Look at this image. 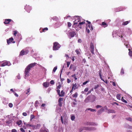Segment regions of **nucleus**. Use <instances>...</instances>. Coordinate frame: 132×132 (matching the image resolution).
Here are the masks:
<instances>
[{"label": "nucleus", "instance_id": "1", "mask_svg": "<svg viewBox=\"0 0 132 132\" xmlns=\"http://www.w3.org/2000/svg\"><path fill=\"white\" fill-rule=\"evenodd\" d=\"M36 63H31L28 65L25 69L24 73L25 75V76H28L29 75V72L30 69L35 65Z\"/></svg>", "mask_w": 132, "mask_h": 132}, {"label": "nucleus", "instance_id": "2", "mask_svg": "<svg viewBox=\"0 0 132 132\" xmlns=\"http://www.w3.org/2000/svg\"><path fill=\"white\" fill-rule=\"evenodd\" d=\"M53 49L54 51H56L58 50L60 47L61 45L57 42H55L53 43Z\"/></svg>", "mask_w": 132, "mask_h": 132}, {"label": "nucleus", "instance_id": "3", "mask_svg": "<svg viewBox=\"0 0 132 132\" xmlns=\"http://www.w3.org/2000/svg\"><path fill=\"white\" fill-rule=\"evenodd\" d=\"M96 98V97L94 95L88 96L87 98V99L91 102H94V101Z\"/></svg>", "mask_w": 132, "mask_h": 132}, {"label": "nucleus", "instance_id": "4", "mask_svg": "<svg viewBox=\"0 0 132 132\" xmlns=\"http://www.w3.org/2000/svg\"><path fill=\"white\" fill-rule=\"evenodd\" d=\"M29 52V51L28 50H24L21 51L20 53V56H22L24 55H26L28 54Z\"/></svg>", "mask_w": 132, "mask_h": 132}, {"label": "nucleus", "instance_id": "5", "mask_svg": "<svg viewBox=\"0 0 132 132\" xmlns=\"http://www.w3.org/2000/svg\"><path fill=\"white\" fill-rule=\"evenodd\" d=\"M90 52L93 54H94V46L93 43L91 42L90 44Z\"/></svg>", "mask_w": 132, "mask_h": 132}, {"label": "nucleus", "instance_id": "6", "mask_svg": "<svg viewBox=\"0 0 132 132\" xmlns=\"http://www.w3.org/2000/svg\"><path fill=\"white\" fill-rule=\"evenodd\" d=\"M10 65V63L7 61H4L3 62V63L1 64V66L4 67L6 65L9 66Z\"/></svg>", "mask_w": 132, "mask_h": 132}, {"label": "nucleus", "instance_id": "7", "mask_svg": "<svg viewBox=\"0 0 132 132\" xmlns=\"http://www.w3.org/2000/svg\"><path fill=\"white\" fill-rule=\"evenodd\" d=\"M96 128L94 127H85L84 128V130H86L89 131H93L96 130Z\"/></svg>", "mask_w": 132, "mask_h": 132}, {"label": "nucleus", "instance_id": "8", "mask_svg": "<svg viewBox=\"0 0 132 132\" xmlns=\"http://www.w3.org/2000/svg\"><path fill=\"white\" fill-rule=\"evenodd\" d=\"M63 98L61 97L59 99L58 101V105L60 107L62 106V101H63Z\"/></svg>", "mask_w": 132, "mask_h": 132}, {"label": "nucleus", "instance_id": "9", "mask_svg": "<svg viewBox=\"0 0 132 132\" xmlns=\"http://www.w3.org/2000/svg\"><path fill=\"white\" fill-rule=\"evenodd\" d=\"M25 10L28 13H29L31 10V7L29 5H26L24 7Z\"/></svg>", "mask_w": 132, "mask_h": 132}, {"label": "nucleus", "instance_id": "10", "mask_svg": "<svg viewBox=\"0 0 132 132\" xmlns=\"http://www.w3.org/2000/svg\"><path fill=\"white\" fill-rule=\"evenodd\" d=\"M85 125H97V124L96 123L94 122H85Z\"/></svg>", "mask_w": 132, "mask_h": 132}, {"label": "nucleus", "instance_id": "11", "mask_svg": "<svg viewBox=\"0 0 132 132\" xmlns=\"http://www.w3.org/2000/svg\"><path fill=\"white\" fill-rule=\"evenodd\" d=\"M77 20H78V22H80L79 23V24H81V26L84 24L85 23V20H84L82 22H81V20L80 19V17L79 16H77Z\"/></svg>", "mask_w": 132, "mask_h": 132}, {"label": "nucleus", "instance_id": "12", "mask_svg": "<svg viewBox=\"0 0 132 132\" xmlns=\"http://www.w3.org/2000/svg\"><path fill=\"white\" fill-rule=\"evenodd\" d=\"M14 39L12 37L9 38V39H7V43L9 45L13 40Z\"/></svg>", "mask_w": 132, "mask_h": 132}, {"label": "nucleus", "instance_id": "13", "mask_svg": "<svg viewBox=\"0 0 132 132\" xmlns=\"http://www.w3.org/2000/svg\"><path fill=\"white\" fill-rule=\"evenodd\" d=\"M69 35L71 37H74L76 35V33L74 30L72 31L71 32H70Z\"/></svg>", "mask_w": 132, "mask_h": 132}, {"label": "nucleus", "instance_id": "14", "mask_svg": "<svg viewBox=\"0 0 132 132\" xmlns=\"http://www.w3.org/2000/svg\"><path fill=\"white\" fill-rule=\"evenodd\" d=\"M12 21V20L10 19H5V21L4 22L5 24H9L10 22Z\"/></svg>", "mask_w": 132, "mask_h": 132}, {"label": "nucleus", "instance_id": "15", "mask_svg": "<svg viewBox=\"0 0 132 132\" xmlns=\"http://www.w3.org/2000/svg\"><path fill=\"white\" fill-rule=\"evenodd\" d=\"M104 109L102 108L100 110H98L97 111V113L98 115H100L101 114V113L102 112L104 111Z\"/></svg>", "mask_w": 132, "mask_h": 132}, {"label": "nucleus", "instance_id": "16", "mask_svg": "<svg viewBox=\"0 0 132 132\" xmlns=\"http://www.w3.org/2000/svg\"><path fill=\"white\" fill-rule=\"evenodd\" d=\"M39 132H49V131L46 130L45 128H42L40 130Z\"/></svg>", "mask_w": 132, "mask_h": 132}, {"label": "nucleus", "instance_id": "17", "mask_svg": "<svg viewBox=\"0 0 132 132\" xmlns=\"http://www.w3.org/2000/svg\"><path fill=\"white\" fill-rule=\"evenodd\" d=\"M77 85L76 83L73 84L72 85V89L75 90L77 88Z\"/></svg>", "mask_w": 132, "mask_h": 132}, {"label": "nucleus", "instance_id": "18", "mask_svg": "<svg viewBox=\"0 0 132 132\" xmlns=\"http://www.w3.org/2000/svg\"><path fill=\"white\" fill-rule=\"evenodd\" d=\"M49 84L46 82H44L43 84V86L45 87H48L49 86Z\"/></svg>", "mask_w": 132, "mask_h": 132}, {"label": "nucleus", "instance_id": "19", "mask_svg": "<svg viewBox=\"0 0 132 132\" xmlns=\"http://www.w3.org/2000/svg\"><path fill=\"white\" fill-rule=\"evenodd\" d=\"M102 25L104 27H107L108 25L106 23L104 22H102Z\"/></svg>", "mask_w": 132, "mask_h": 132}, {"label": "nucleus", "instance_id": "20", "mask_svg": "<svg viewBox=\"0 0 132 132\" xmlns=\"http://www.w3.org/2000/svg\"><path fill=\"white\" fill-rule=\"evenodd\" d=\"M78 93L77 92H76L74 94L72 95V97L74 98H76L78 96Z\"/></svg>", "mask_w": 132, "mask_h": 132}, {"label": "nucleus", "instance_id": "21", "mask_svg": "<svg viewBox=\"0 0 132 132\" xmlns=\"http://www.w3.org/2000/svg\"><path fill=\"white\" fill-rule=\"evenodd\" d=\"M65 93L63 92V90H62L61 92V94H60L59 96L63 97L64 96V95Z\"/></svg>", "mask_w": 132, "mask_h": 132}, {"label": "nucleus", "instance_id": "22", "mask_svg": "<svg viewBox=\"0 0 132 132\" xmlns=\"http://www.w3.org/2000/svg\"><path fill=\"white\" fill-rule=\"evenodd\" d=\"M22 122L21 120H19L16 121V123L19 126L21 124Z\"/></svg>", "mask_w": 132, "mask_h": 132}, {"label": "nucleus", "instance_id": "23", "mask_svg": "<svg viewBox=\"0 0 132 132\" xmlns=\"http://www.w3.org/2000/svg\"><path fill=\"white\" fill-rule=\"evenodd\" d=\"M116 97L118 99L120 100L121 98L120 95L119 94H117L116 95Z\"/></svg>", "mask_w": 132, "mask_h": 132}, {"label": "nucleus", "instance_id": "24", "mask_svg": "<svg viewBox=\"0 0 132 132\" xmlns=\"http://www.w3.org/2000/svg\"><path fill=\"white\" fill-rule=\"evenodd\" d=\"M129 23V21H128L124 22L122 23V25H127Z\"/></svg>", "mask_w": 132, "mask_h": 132}, {"label": "nucleus", "instance_id": "25", "mask_svg": "<svg viewBox=\"0 0 132 132\" xmlns=\"http://www.w3.org/2000/svg\"><path fill=\"white\" fill-rule=\"evenodd\" d=\"M76 104L77 103L76 102H73L71 103V105L73 107H75Z\"/></svg>", "mask_w": 132, "mask_h": 132}, {"label": "nucleus", "instance_id": "26", "mask_svg": "<svg viewBox=\"0 0 132 132\" xmlns=\"http://www.w3.org/2000/svg\"><path fill=\"white\" fill-rule=\"evenodd\" d=\"M86 27H88V28H89V29H90V30L91 31L93 29L91 25L90 26V24L88 25V26H87Z\"/></svg>", "mask_w": 132, "mask_h": 132}, {"label": "nucleus", "instance_id": "27", "mask_svg": "<svg viewBox=\"0 0 132 132\" xmlns=\"http://www.w3.org/2000/svg\"><path fill=\"white\" fill-rule=\"evenodd\" d=\"M36 126V129H39L40 126V124H37Z\"/></svg>", "mask_w": 132, "mask_h": 132}, {"label": "nucleus", "instance_id": "28", "mask_svg": "<svg viewBox=\"0 0 132 132\" xmlns=\"http://www.w3.org/2000/svg\"><path fill=\"white\" fill-rule=\"evenodd\" d=\"M87 110H90L91 112H94L95 111V110L91 108H89L87 109Z\"/></svg>", "mask_w": 132, "mask_h": 132}, {"label": "nucleus", "instance_id": "29", "mask_svg": "<svg viewBox=\"0 0 132 132\" xmlns=\"http://www.w3.org/2000/svg\"><path fill=\"white\" fill-rule=\"evenodd\" d=\"M24 124L26 126H27V127H31V126H32V125H30L29 124H26V123H24Z\"/></svg>", "mask_w": 132, "mask_h": 132}, {"label": "nucleus", "instance_id": "30", "mask_svg": "<svg viewBox=\"0 0 132 132\" xmlns=\"http://www.w3.org/2000/svg\"><path fill=\"white\" fill-rule=\"evenodd\" d=\"M35 116L33 115H31L30 118V120H31L33 119H34L35 118Z\"/></svg>", "mask_w": 132, "mask_h": 132}, {"label": "nucleus", "instance_id": "31", "mask_svg": "<svg viewBox=\"0 0 132 132\" xmlns=\"http://www.w3.org/2000/svg\"><path fill=\"white\" fill-rule=\"evenodd\" d=\"M84 127H81L79 129V130L80 132L82 131L84 129Z\"/></svg>", "mask_w": 132, "mask_h": 132}, {"label": "nucleus", "instance_id": "32", "mask_svg": "<svg viewBox=\"0 0 132 132\" xmlns=\"http://www.w3.org/2000/svg\"><path fill=\"white\" fill-rule=\"evenodd\" d=\"M75 118V117L74 116H72L71 117V119L72 121L74 120Z\"/></svg>", "mask_w": 132, "mask_h": 132}, {"label": "nucleus", "instance_id": "33", "mask_svg": "<svg viewBox=\"0 0 132 132\" xmlns=\"http://www.w3.org/2000/svg\"><path fill=\"white\" fill-rule=\"evenodd\" d=\"M121 100L124 102H125L126 103H127V102L126 100L123 99V98L122 97V98H121Z\"/></svg>", "mask_w": 132, "mask_h": 132}, {"label": "nucleus", "instance_id": "34", "mask_svg": "<svg viewBox=\"0 0 132 132\" xmlns=\"http://www.w3.org/2000/svg\"><path fill=\"white\" fill-rule=\"evenodd\" d=\"M48 28L47 27L44 28L42 30V32H45V30L47 31L48 30Z\"/></svg>", "mask_w": 132, "mask_h": 132}, {"label": "nucleus", "instance_id": "35", "mask_svg": "<svg viewBox=\"0 0 132 132\" xmlns=\"http://www.w3.org/2000/svg\"><path fill=\"white\" fill-rule=\"evenodd\" d=\"M109 113H115V111L113 110H109Z\"/></svg>", "mask_w": 132, "mask_h": 132}, {"label": "nucleus", "instance_id": "36", "mask_svg": "<svg viewBox=\"0 0 132 132\" xmlns=\"http://www.w3.org/2000/svg\"><path fill=\"white\" fill-rule=\"evenodd\" d=\"M126 119L127 120L130 121H132V119L130 117H128L126 118Z\"/></svg>", "mask_w": 132, "mask_h": 132}, {"label": "nucleus", "instance_id": "37", "mask_svg": "<svg viewBox=\"0 0 132 132\" xmlns=\"http://www.w3.org/2000/svg\"><path fill=\"white\" fill-rule=\"evenodd\" d=\"M30 90V88H29L27 89L25 92V93L27 94L29 92Z\"/></svg>", "mask_w": 132, "mask_h": 132}, {"label": "nucleus", "instance_id": "38", "mask_svg": "<svg viewBox=\"0 0 132 132\" xmlns=\"http://www.w3.org/2000/svg\"><path fill=\"white\" fill-rule=\"evenodd\" d=\"M75 52L77 53V54H80L79 50L78 49H77L75 50Z\"/></svg>", "mask_w": 132, "mask_h": 132}, {"label": "nucleus", "instance_id": "39", "mask_svg": "<svg viewBox=\"0 0 132 132\" xmlns=\"http://www.w3.org/2000/svg\"><path fill=\"white\" fill-rule=\"evenodd\" d=\"M121 75H123L124 73V70L123 69H122L121 71Z\"/></svg>", "mask_w": 132, "mask_h": 132}, {"label": "nucleus", "instance_id": "40", "mask_svg": "<svg viewBox=\"0 0 132 132\" xmlns=\"http://www.w3.org/2000/svg\"><path fill=\"white\" fill-rule=\"evenodd\" d=\"M67 24H68V27H71V23H70V22H68Z\"/></svg>", "mask_w": 132, "mask_h": 132}, {"label": "nucleus", "instance_id": "41", "mask_svg": "<svg viewBox=\"0 0 132 132\" xmlns=\"http://www.w3.org/2000/svg\"><path fill=\"white\" fill-rule=\"evenodd\" d=\"M129 55L131 57L132 56V51H129Z\"/></svg>", "mask_w": 132, "mask_h": 132}, {"label": "nucleus", "instance_id": "42", "mask_svg": "<svg viewBox=\"0 0 132 132\" xmlns=\"http://www.w3.org/2000/svg\"><path fill=\"white\" fill-rule=\"evenodd\" d=\"M57 69V67H55L53 70V71L54 72H55Z\"/></svg>", "mask_w": 132, "mask_h": 132}, {"label": "nucleus", "instance_id": "43", "mask_svg": "<svg viewBox=\"0 0 132 132\" xmlns=\"http://www.w3.org/2000/svg\"><path fill=\"white\" fill-rule=\"evenodd\" d=\"M9 106L10 108H12L13 106V105L12 103H10L9 104Z\"/></svg>", "mask_w": 132, "mask_h": 132}, {"label": "nucleus", "instance_id": "44", "mask_svg": "<svg viewBox=\"0 0 132 132\" xmlns=\"http://www.w3.org/2000/svg\"><path fill=\"white\" fill-rule=\"evenodd\" d=\"M50 84L51 85H54V81L53 80H52L50 82Z\"/></svg>", "mask_w": 132, "mask_h": 132}, {"label": "nucleus", "instance_id": "45", "mask_svg": "<svg viewBox=\"0 0 132 132\" xmlns=\"http://www.w3.org/2000/svg\"><path fill=\"white\" fill-rule=\"evenodd\" d=\"M77 27H78L80 28L81 29L82 28V26L81 24H80L79 23L77 25Z\"/></svg>", "mask_w": 132, "mask_h": 132}, {"label": "nucleus", "instance_id": "46", "mask_svg": "<svg viewBox=\"0 0 132 132\" xmlns=\"http://www.w3.org/2000/svg\"><path fill=\"white\" fill-rule=\"evenodd\" d=\"M31 127H32V129H36V126L35 125H32Z\"/></svg>", "mask_w": 132, "mask_h": 132}, {"label": "nucleus", "instance_id": "47", "mask_svg": "<svg viewBox=\"0 0 132 132\" xmlns=\"http://www.w3.org/2000/svg\"><path fill=\"white\" fill-rule=\"evenodd\" d=\"M64 68V66H63V68H62V69L61 70V73H60V79H61V75L62 72V71L63 68Z\"/></svg>", "mask_w": 132, "mask_h": 132}, {"label": "nucleus", "instance_id": "48", "mask_svg": "<svg viewBox=\"0 0 132 132\" xmlns=\"http://www.w3.org/2000/svg\"><path fill=\"white\" fill-rule=\"evenodd\" d=\"M61 87V84H60L59 86H57V89H60Z\"/></svg>", "mask_w": 132, "mask_h": 132}, {"label": "nucleus", "instance_id": "49", "mask_svg": "<svg viewBox=\"0 0 132 132\" xmlns=\"http://www.w3.org/2000/svg\"><path fill=\"white\" fill-rule=\"evenodd\" d=\"M70 64V62H67V64L68 67H69V66Z\"/></svg>", "mask_w": 132, "mask_h": 132}, {"label": "nucleus", "instance_id": "50", "mask_svg": "<svg viewBox=\"0 0 132 132\" xmlns=\"http://www.w3.org/2000/svg\"><path fill=\"white\" fill-rule=\"evenodd\" d=\"M86 30L88 33H89L90 32V30L89 29H88V27L86 28Z\"/></svg>", "mask_w": 132, "mask_h": 132}, {"label": "nucleus", "instance_id": "51", "mask_svg": "<svg viewBox=\"0 0 132 132\" xmlns=\"http://www.w3.org/2000/svg\"><path fill=\"white\" fill-rule=\"evenodd\" d=\"M56 91L58 94L59 95V96L60 94V90L59 89H57L56 90Z\"/></svg>", "mask_w": 132, "mask_h": 132}, {"label": "nucleus", "instance_id": "52", "mask_svg": "<svg viewBox=\"0 0 132 132\" xmlns=\"http://www.w3.org/2000/svg\"><path fill=\"white\" fill-rule=\"evenodd\" d=\"M61 122L62 124L63 123V117L62 116H61Z\"/></svg>", "mask_w": 132, "mask_h": 132}, {"label": "nucleus", "instance_id": "53", "mask_svg": "<svg viewBox=\"0 0 132 132\" xmlns=\"http://www.w3.org/2000/svg\"><path fill=\"white\" fill-rule=\"evenodd\" d=\"M99 86V85H96L94 87V89H97V88H98Z\"/></svg>", "mask_w": 132, "mask_h": 132}, {"label": "nucleus", "instance_id": "54", "mask_svg": "<svg viewBox=\"0 0 132 132\" xmlns=\"http://www.w3.org/2000/svg\"><path fill=\"white\" fill-rule=\"evenodd\" d=\"M17 34V31H14V34H13L15 36Z\"/></svg>", "mask_w": 132, "mask_h": 132}, {"label": "nucleus", "instance_id": "55", "mask_svg": "<svg viewBox=\"0 0 132 132\" xmlns=\"http://www.w3.org/2000/svg\"><path fill=\"white\" fill-rule=\"evenodd\" d=\"M101 70H100L99 71V76L100 77H101L102 76L101 75Z\"/></svg>", "mask_w": 132, "mask_h": 132}, {"label": "nucleus", "instance_id": "56", "mask_svg": "<svg viewBox=\"0 0 132 132\" xmlns=\"http://www.w3.org/2000/svg\"><path fill=\"white\" fill-rule=\"evenodd\" d=\"M102 106H101L99 105H97L96 106V107L97 108H101L102 107Z\"/></svg>", "mask_w": 132, "mask_h": 132}, {"label": "nucleus", "instance_id": "57", "mask_svg": "<svg viewBox=\"0 0 132 132\" xmlns=\"http://www.w3.org/2000/svg\"><path fill=\"white\" fill-rule=\"evenodd\" d=\"M88 81H86L85 82H84L82 84L83 85H85L86 84H87L88 83Z\"/></svg>", "mask_w": 132, "mask_h": 132}, {"label": "nucleus", "instance_id": "58", "mask_svg": "<svg viewBox=\"0 0 132 132\" xmlns=\"http://www.w3.org/2000/svg\"><path fill=\"white\" fill-rule=\"evenodd\" d=\"M20 130L22 132H25V130L22 128H21Z\"/></svg>", "mask_w": 132, "mask_h": 132}, {"label": "nucleus", "instance_id": "59", "mask_svg": "<svg viewBox=\"0 0 132 132\" xmlns=\"http://www.w3.org/2000/svg\"><path fill=\"white\" fill-rule=\"evenodd\" d=\"M88 88H86L85 90H84V91L85 92H87L88 91Z\"/></svg>", "mask_w": 132, "mask_h": 132}, {"label": "nucleus", "instance_id": "60", "mask_svg": "<svg viewBox=\"0 0 132 132\" xmlns=\"http://www.w3.org/2000/svg\"><path fill=\"white\" fill-rule=\"evenodd\" d=\"M12 132H17L16 130L15 129H12L11 130Z\"/></svg>", "mask_w": 132, "mask_h": 132}, {"label": "nucleus", "instance_id": "61", "mask_svg": "<svg viewBox=\"0 0 132 132\" xmlns=\"http://www.w3.org/2000/svg\"><path fill=\"white\" fill-rule=\"evenodd\" d=\"M71 81L69 79V78L67 79V82L68 83H70Z\"/></svg>", "mask_w": 132, "mask_h": 132}, {"label": "nucleus", "instance_id": "62", "mask_svg": "<svg viewBox=\"0 0 132 132\" xmlns=\"http://www.w3.org/2000/svg\"><path fill=\"white\" fill-rule=\"evenodd\" d=\"M22 115L24 116H27V114L26 112H23L22 113Z\"/></svg>", "mask_w": 132, "mask_h": 132}, {"label": "nucleus", "instance_id": "63", "mask_svg": "<svg viewBox=\"0 0 132 132\" xmlns=\"http://www.w3.org/2000/svg\"><path fill=\"white\" fill-rule=\"evenodd\" d=\"M73 71H75L76 70V67H75L74 66H73L72 67Z\"/></svg>", "mask_w": 132, "mask_h": 132}, {"label": "nucleus", "instance_id": "64", "mask_svg": "<svg viewBox=\"0 0 132 132\" xmlns=\"http://www.w3.org/2000/svg\"><path fill=\"white\" fill-rule=\"evenodd\" d=\"M73 65L72 64H71L70 65L69 69H71L72 68V67H73Z\"/></svg>", "mask_w": 132, "mask_h": 132}]
</instances>
